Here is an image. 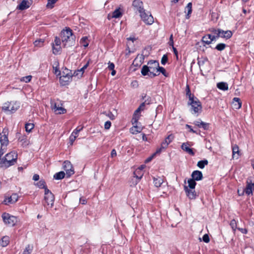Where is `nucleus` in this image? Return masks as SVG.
Returning <instances> with one entry per match:
<instances>
[{
    "mask_svg": "<svg viewBox=\"0 0 254 254\" xmlns=\"http://www.w3.org/2000/svg\"><path fill=\"white\" fill-rule=\"evenodd\" d=\"M159 63L157 61H149L147 65H144L142 67L141 73L143 76L149 75L150 77H154L159 74L157 72V68L159 67Z\"/></svg>",
    "mask_w": 254,
    "mask_h": 254,
    "instance_id": "1",
    "label": "nucleus"
},
{
    "mask_svg": "<svg viewBox=\"0 0 254 254\" xmlns=\"http://www.w3.org/2000/svg\"><path fill=\"white\" fill-rule=\"evenodd\" d=\"M61 37L64 47H71L74 44L75 36L73 35L72 31L69 28L62 30Z\"/></svg>",
    "mask_w": 254,
    "mask_h": 254,
    "instance_id": "2",
    "label": "nucleus"
},
{
    "mask_svg": "<svg viewBox=\"0 0 254 254\" xmlns=\"http://www.w3.org/2000/svg\"><path fill=\"white\" fill-rule=\"evenodd\" d=\"M188 104L191 106V112L192 114H196L200 112L202 109L201 102L196 97L192 100H190Z\"/></svg>",
    "mask_w": 254,
    "mask_h": 254,
    "instance_id": "3",
    "label": "nucleus"
},
{
    "mask_svg": "<svg viewBox=\"0 0 254 254\" xmlns=\"http://www.w3.org/2000/svg\"><path fill=\"white\" fill-rule=\"evenodd\" d=\"M65 70L66 71V75L63 74L60 77V83L63 86L68 84L71 80L72 76L71 70H69L67 69H65Z\"/></svg>",
    "mask_w": 254,
    "mask_h": 254,
    "instance_id": "4",
    "label": "nucleus"
},
{
    "mask_svg": "<svg viewBox=\"0 0 254 254\" xmlns=\"http://www.w3.org/2000/svg\"><path fill=\"white\" fill-rule=\"evenodd\" d=\"M4 222L9 226H13L17 222V218L13 216H10L9 214L4 213L2 215Z\"/></svg>",
    "mask_w": 254,
    "mask_h": 254,
    "instance_id": "5",
    "label": "nucleus"
},
{
    "mask_svg": "<svg viewBox=\"0 0 254 254\" xmlns=\"http://www.w3.org/2000/svg\"><path fill=\"white\" fill-rule=\"evenodd\" d=\"M140 13V16L142 20L148 25L152 24L154 22L153 16L151 14H148L145 12V10L141 11Z\"/></svg>",
    "mask_w": 254,
    "mask_h": 254,
    "instance_id": "6",
    "label": "nucleus"
},
{
    "mask_svg": "<svg viewBox=\"0 0 254 254\" xmlns=\"http://www.w3.org/2000/svg\"><path fill=\"white\" fill-rule=\"evenodd\" d=\"M63 168L66 172V175L67 177H70L74 174V170L70 161L67 160L65 161L63 164Z\"/></svg>",
    "mask_w": 254,
    "mask_h": 254,
    "instance_id": "7",
    "label": "nucleus"
},
{
    "mask_svg": "<svg viewBox=\"0 0 254 254\" xmlns=\"http://www.w3.org/2000/svg\"><path fill=\"white\" fill-rule=\"evenodd\" d=\"M184 190L186 192V195L190 199H195L198 196V194L194 190V189H189L188 187L185 186L184 187Z\"/></svg>",
    "mask_w": 254,
    "mask_h": 254,
    "instance_id": "8",
    "label": "nucleus"
},
{
    "mask_svg": "<svg viewBox=\"0 0 254 254\" xmlns=\"http://www.w3.org/2000/svg\"><path fill=\"white\" fill-rule=\"evenodd\" d=\"M254 190V182L253 183L251 180L250 181H247L246 187L244 190L245 193L249 195L253 194V191Z\"/></svg>",
    "mask_w": 254,
    "mask_h": 254,
    "instance_id": "9",
    "label": "nucleus"
},
{
    "mask_svg": "<svg viewBox=\"0 0 254 254\" xmlns=\"http://www.w3.org/2000/svg\"><path fill=\"white\" fill-rule=\"evenodd\" d=\"M44 199L47 205L50 206V207L53 206L55 200V196L53 194L45 195Z\"/></svg>",
    "mask_w": 254,
    "mask_h": 254,
    "instance_id": "10",
    "label": "nucleus"
},
{
    "mask_svg": "<svg viewBox=\"0 0 254 254\" xmlns=\"http://www.w3.org/2000/svg\"><path fill=\"white\" fill-rule=\"evenodd\" d=\"M132 6L139 13L144 10L143 7V2L140 0H134L132 2Z\"/></svg>",
    "mask_w": 254,
    "mask_h": 254,
    "instance_id": "11",
    "label": "nucleus"
},
{
    "mask_svg": "<svg viewBox=\"0 0 254 254\" xmlns=\"http://www.w3.org/2000/svg\"><path fill=\"white\" fill-rule=\"evenodd\" d=\"M0 167L1 168H7L8 167L14 164L12 161L5 159V158L4 157L0 159Z\"/></svg>",
    "mask_w": 254,
    "mask_h": 254,
    "instance_id": "12",
    "label": "nucleus"
},
{
    "mask_svg": "<svg viewBox=\"0 0 254 254\" xmlns=\"http://www.w3.org/2000/svg\"><path fill=\"white\" fill-rule=\"evenodd\" d=\"M191 176L192 179L195 181L201 180L203 178V175L201 171L195 170L192 172Z\"/></svg>",
    "mask_w": 254,
    "mask_h": 254,
    "instance_id": "13",
    "label": "nucleus"
},
{
    "mask_svg": "<svg viewBox=\"0 0 254 254\" xmlns=\"http://www.w3.org/2000/svg\"><path fill=\"white\" fill-rule=\"evenodd\" d=\"M174 138V136L172 134H170L167 136V137L165 138V140L162 142V148H167L168 145L172 142Z\"/></svg>",
    "mask_w": 254,
    "mask_h": 254,
    "instance_id": "14",
    "label": "nucleus"
},
{
    "mask_svg": "<svg viewBox=\"0 0 254 254\" xmlns=\"http://www.w3.org/2000/svg\"><path fill=\"white\" fill-rule=\"evenodd\" d=\"M219 37L225 38L226 39H228L230 38L233 34L231 31L230 30H227V31H224L220 29V31L219 32Z\"/></svg>",
    "mask_w": 254,
    "mask_h": 254,
    "instance_id": "15",
    "label": "nucleus"
},
{
    "mask_svg": "<svg viewBox=\"0 0 254 254\" xmlns=\"http://www.w3.org/2000/svg\"><path fill=\"white\" fill-rule=\"evenodd\" d=\"M30 2L28 0H22V1L17 5V9L23 10L27 9L30 7Z\"/></svg>",
    "mask_w": 254,
    "mask_h": 254,
    "instance_id": "16",
    "label": "nucleus"
},
{
    "mask_svg": "<svg viewBox=\"0 0 254 254\" xmlns=\"http://www.w3.org/2000/svg\"><path fill=\"white\" fill-rule=\"evenodd\" d=\"M53 109L58 114H63L66 113V110L64 108L60 106L59 104L55 103Z\"/></svg>",
    "mask_w": 254,
    "mask_h": 254,
    "instance_id": "17",
    "label": "nucleus"
},
{
    "mask_svg": "<svg viewBox=\"0 0 254 254\" xmlns=\"http://www.w3.org/2000/svg\"><path fill=\"white\" fill-rule=\"evenodd\" d=\"M4 158L5 159L12 161L15 164L17 160V155L14 152H11L6 154Z\"/></svg>",
    "mask_w": 254,
    "mask_h": 254,
    "instance_id": "18",
    "label": "nucleus"
},
{
    "mask_svg": "<svg viewBox=\"0 0 254 254\" xmlns=\"http://www.w3.org/2000/svg\"><path fill=\"white\" fill-rule=\"evenodd\" d=\"M188 143H183L181 145V148L187 152L188 153H189L190 155H194V153L192 150V148H190L188 146Z\"/></svg>",
    "mask_w": 254,
    "mask_h": 254,
    "instance_id": "19",
    "label": "nucleus"
},
{
    "mask_svg": "<svg viewBox=\"0 0 254 254\" xmlns=\"http://www.w3.org/2000/svg\"><path fill=\"white\" fill-rule=\"evenodd\" d=\"M153 183L154 186L158 188L160 187L161 185H163L164 182L162 178L158 177L157 178L153 177Z\"/></svg>",
    "mask_w": 254,
    "mask_h": 254,
    "instance_id": "20",
    "label": "nucleus"
},
{
    "mask_svg": "<svg viewBox=\"0 0 254 254\" xmlns=\"http://www.w3.org/2000/svg\"><path fill=\"white\" fill-rule=\"evenodd\" d=\"M141 110L140 108H138L134 112L133 116V118L132 119V124H135L137 122L139 117H140V112Z\"/></svg>",
    "mask_w": 254,
    "mask_h": 254,
    "instance_id": "21",
    "label": "nucleus"
},
{
    "mask_svg": "<svg viewBox=\"0 0 254 254\" xmlns=\"http://www.w3.org/2000/svg\"><path fill=\"white\" fill-rule=\"evenodd\" d=\"M20 104L19 102H11V106H10L9 112L11 113L15 112L19 108Z\"/></svg>",
    "mask_w": 254,
    "mask_h": 254,
    "instance_id": "22",
    "label": "nucleus"
},
{
    "mask_svg": "<svg viewBox=\"0 0 254 254\" xmlns=\"http://www.w3.org/2000/svg\"><path fill=\"white\" fill-rule=\"evenodd\" d=\"M194 124L195 126H197L198 127L202 128L204 130H207L209 127L208 124L204 123L202 121H195L194 122Z\"/></svg>",
    "mask_w": 254,
    "mask_h": 254,
    "instance_id": "23",
    "label": "nucleus"
},
{
    "mask_svg": "<svg viewBox=\"0 0 254 254\" xmlns=\"http://www.w3.org/2000/svg\"><path fill=\"white\" fill-rule=\"evenodd\" d=\"M233 104H234L235 108L237 109H239L241 108L242 102L241 101L240 99L239 98H234L233 99Z\"/></svg>",
    "mask_w": 254,
    "mask_h": 254,
    "instance_id": "24",
    "label": "nucleus"
},
{
    "mask_svg": "<svg viewBox=\"0 0 254 254\" xmlns=\"http://www.w3.org/2000/svg\"><path fill=\"white\" fill-rule=\"evenodd\" d=\"M6 131L4 132V134L0 137V143L1 146H6L8 143V137L7 134H5Z\"/></svg>",
    "mask_w": 254,
    "mask_h": 254,
    "instance_id": "25",
    "label": "nucleus"
},
{
    "mask_svg": "<svg viewBox=\"0 0 254 254\" xmlns=\"http://www.w3.org/2000/svg\"><path fill=\"white\" fill-rule=\"evenodd\" d=\"M217 87L220 90L226 91L228 89V85L226 82H220L217 84Z\"/></svg>",
    "mask_w": 254,
    "mask_h": 254,
    "instance_id": "26",
    "label": "nucleus"
},
{
    "mask_svg": "<svg viewBox=\"0 0 254 254\" xmlns=\"http://www.w3.org/2000/svg\"><path fill=\"white\" fill-rule=\"evenodd\" d=\"M187 11V13L186 14V18L187 19H189L190 17V14L192 12V3L191 2H189L188 3L187 6L186 7L185 12Z\"/></svg>",
    "mask_w": 254,
    "mask_h": 254,
    "instance_id": "27",
    "label": "nucleus"
},
{
    "mask_svg": "<svg viewBox=\"0 0 254 254\" xmlns=\"http://www.w3.org/2000/svg\"><path fill=\"white\" fill-rule=\"evenodd\" d=\"M232 151L233 158H236V159H238L239 155V147L237 145L233 146L232 148Z\"/></svg>",
    "mask_w": 254,
    "mask_h": 254,
    "instance_id": "28",
    "label": "nucleus"
},
{
    "mask_svg": "<svg viewBox=\"0 0 254 254\" xmlns=\"http://www.w3.org/2000/svg\"><path fill=\"white\" fill-rule=\"evenodd\" d=\"M18 195L16 193H13L8 198L7 202L13 203L16 202L18 200Z\"/></svg>",
    "mask_w": 254,
    "mask_h": 254,
    "instance_id": "29",
    "label": "nucleus"
},
{
    "mask_svg": "<svg viewBox=\"0 0 254 254\" xmlns=\"http://www.w3.org/2000/svg\"><path fill=\"white\" fill-rule=\"evenodd\" d=\"M123 15V13L120 11V8H117L115 9L112 13V17L118 18L121 17Z\"/></svg>",
    "mask_w": 254,
    "mask_h": 254,
    "instance_id": "30",
    "label": "nucleus"
},
{
    "mask_svg": "<svg viewBox=\"0 0 254 254\" xmlns=\"http://www.w3.org/2000/svg\"><path fill=\"white\" fill-rule=\"evenodd\" d=\"M9 243V238L8 236H4L2 238L0 244L3 247L7 246Z\"/></svg>",
    "mask_w": 254,
    "mask_h": 254,
    "instance_id": "31",
    "label": "nucleus"
},
{
    "mask_svg": "<svg viewBox=\"0 0 254 254\" xmlns=\"http://www.w3.org/2000/svg\"><path fill=\"white\" fill-rule=\"evenodd\" d=\"M208 162L206 159L199 161L197 162V166L200 169H203L205 165H208Z\"/></svg>",
    "mask_w": 254,
    "mask_h": 254,
    "instance_id": "32",
    "label": "nucleus"
},
{
    "mask_svg": "<svg viewBox=\"0 0 254 254\" xmlns=\"http://www.w3.org/2000/svg\"><path fill=\"white\" fill-rule=\"evenodd\" d=\"M65 176V173L63 171L56 173L54 176V178L56 180H61Z\"/></svg>",
    "mask_w": 254,
    "mask_h": 254,
    "instance_id": "33",
    "label": "nucleus"
},
{
    "mask_svg": "<svg viewBox=\"0 0 254 254\" xmlns=\"http://www.w3.org/2000/svg\"><path fill=\"white\" fill-rule=\"evenodd\" d=\"M144 60V55H138L136 57V58L133 61L132 64H134L136 62L138 61L139 62V64H141L143 63Z\"/></svg>",
    "mask_w": 254,
    "mask_h": 254,
    "instance_id": "34",
    "label": "nucleus"
},
{
    "mask_svg": "<svg viewBox=\"0 0 254 254\" xmlns=\"http://www.w3.org/2000/svg\"><path fill=\"white\" fill-rule=\"evenodd\" d=\"M188 188L190 189H194L195 186L196 185V183L195 182V181L194 180H192V179H190L188 181Z\"/></svg>",
    "mask_w": 254,
    "mask_h": 254,
    "instance_id": "35",
    "label": "nucleus"
},
{
    "mask_svg": "<svg viewBox=\"0 0 254 254\" xmlns=\"http://www.w3.org/2000/svg\"><path fill=\"white\" fill-rule=\"evenodd\" d=\"M33 247L32 245H28L25 250H24L22 254H31L32 252Z\"/></svg>",
    "mask_w": 254,
    "mask_h": 254,
    "instance_id": "36",
    "label": "nucleus"
},
{
    "mask_svg": "<svg viewBox=\"0 0 254 254\" xmlns=\"http://www.w3.org/2000/svg\"><path fill=\"white\" fill-rule=\"evenodd\" d=\"M142 128L137 126H134L130 128V131L132 134H136L137 133L141 132Z\"/></svg>",
    "mask_w": 254,
    "mask_h": 254,
    "instance_id": "37",
    "label": "nucleus"
},
{
    "mask_svg": "<svg viewBox=\"0 0 254 254\" xmlns=\"http://www.w3.org/2000/svg\"><path fill=\"white\" fill-rule=\"evenodd\" d=\"M186 95H187V96H188L189 97V101L192 100L193 99L195 98L193 95H192L191 94L190 89L189 86L188 85H187Z\"/></svg>",
    "mask_w": 254,
    "mask_h": 254,
    "instance_id": "38",
    "label": "nucleus"
},
{
    "mask_svg": "<svg viewBox=\"0 0 254 254\" xmlns=\"http://www.w3.org/2000/svg\"><path fill=\"white\" fill-rule=\"evenodd\" d=\"M143 168H144L143 166H141L140 167H139L138 168V170H136L134 172V177H135L136 179H137L138 180H140L142 178L143 174H141L139 175H137L136 173H138L139 171H140L141 170H142Z\"/></svg>",
    "mask_w": 254,
    "mask_h": 254,
    "instance_id": "39",
    "label": "nucleus"
},
{
    "mask_svg": "<svg viewBox=\"0 0 254 254\" xmlns=\"http://www.w3.org/2000/svg\"><path fill=\"white\" fill-rule=\"evenodd\" d=\"M34 127V125L32 123H26L25 124V130L27 132H30L31 131L32 129H33Z\"/></svg>",
    "mask_w": 254,
    "mask_h": 254,
    "instance_id": "40",
    "label": "nucleus"
},
{
    "mask_svg": "<svg viewBox=\"0 0 254 254\" xmlns=\"http://www.w3.org/2000/svg\"><path fill=\"white\" fill-rule=\"evenodd\" d=\"M159 72H161L165 77H167L168 76V74L167 73L164 67H160L159 65V67H158V68H157V72L156 73H159Z\"/></svg>",
    "mask_w": 254,
    "mask_h": 254,
    "instance_id": "41",
    "label": "nucleus"
},
{
    "mask_svg": "<svg viewBox=\"0 0 254 254\" xmlns=\"http://www.w3.org/2000/svg\"><path fill=\"white\" fill-rule=\"evenodd\" d=\"M226 47V45L224 43H219L215 47V49L219 51H222Z\"/></svg>",
    "mask_w": 254,
    "mask_h": 254,
    "instance_id": "42",
    "label": "nucleus"
},
{
    "mask_svg": "<svg viewBox=\"0 0 254 254\" xmlns=\"http://www.w3.org/2000/svg\"><path fill=\"white\" fill-rule=\"evenodd\" d=\"M10 106H11V102H6L4 104L2 109L4 111L9 112Z\"/></svg>",
    "mask_w": 254,
    "mask_h": 254,
    "instance_id": "43",
    "label": "nucleus"
},
{
    "mask_svg": "<svg viewBox=\"0 0 254 254\" xmlns=\"http://www.w3.org/2000/svg\"><path fill=\"white\" fill-rule=\"evenodd\" d=\"M58 1V0H48L47 4V7L49 8H52L54 7V4Z\"/></svg>",
    "mask_w": 254,
    "mask_h": 254,
    "instance_id": "44",
    "label": "nucleus"
},
{
    "mask_svg": "<svg viewBox=\"0 0 254 254\" xmlns=\"http://www.w3.org/2000/svg\"><path fill=\"white\" fill-rule=\"evenodd\" d=\"M201 41L203 43L207 45H209L211 43V41H209V38L208 36V34L202 37Z\"/></svg>",
    "mask_w": 254,
    "mask_h": 254,
    "instance_id": "45",
    "label": "nucleus"
},
{
    "mask_svg": "<svg viewBox=\"0 0 254 254\" xmlns=\"http://www.w3.org/2000/svg\"><path fill=\"white\" fill-rule=\"evenodd\" d=\"M80 43L82 44L83 47H84L85 48L87 47L88 46V43L87 42V37H82L80 40Z\"/></svg>",
    "mask_w": 254,
    "mask_h": 254,
    "instance_id": "46",
    "label": "nucleus"
},
{
    "mask_svg": "<svg viewBox=\"0 0 254 254\" xmlns=\"http://www.w3.org/2000/svg\"><path fill=\"white\" fill-rule=\"evenodd\" d=\"M61 50V46H55L54 44L53 45V54L55 55H57L59 54V53Z\"/></svg>",
    "mask_w": 254,
    "mask_h": 254,
    "instance_id": "47",
    "label": "nucleus"
},
{
    "mask_svg": "<svg viewBox=\"0 0 254 254\" xmlns=\"http://www.w3.org/2000/svg\"><path fill=\"white\" fill-rule=\"evenodd\" d=\"M36 185L40 189H43L46 186V182L43 180H41L37 183Z\"/></svg>",
    "mask_w": 254,
    "mask_h": 254,
    "instance_id": "48",
    "label": "nucleus"
},
{
    "mask_svg": "<svg viewBox=\"0 0 254 254\" xmlns=\"http://www.w3.org/2000/svg\"><path fill=\"white\" fill-rule=\"evenodd\" d=\"M230 225L231 226L233 231H235L237 229V223L235 219H233L231 221Z\"/></svg>",
    "mask_w": 254,
    "mask_h": 254,
    "instance_id": "49",
    "label": "nucleus"
},
{
    "mask_svg": "<svg viewBox=\"0 0 254 254\" xmlns=\"http://www.w3.org/2000/svg\"><path fill=\"white\" fill-rule=\"evenodd\" d=\"M44 42V41L43 40L40 39L38 40H36L34 42V44L35 46L41 47L43 45Z\"/></svg>",
    "mask_w": 254,
    "mask_h": 254,
    "instance_id": "50",
    "label": "nucleus"
},
{
    "mask_svg": "<svg viewBox=\"0 0 254 254\" xmlns=\"http://www.w3.org/2000/svg\"><path fill=\"white\" fill-rule=\"evenodd\" d=\"M88 63L86 64L82 68H81L79 70H77V72H80V75H79L80 77L82 76L84 70L88 67Z\"/></svg>",
    "mask_w": 254,
    "mask_h": 254,
    "instance_id": "51",
    "label": "nucleus"
},
{
    "mask_svg": "<svg viewBox=\"0 0 254 254\" xmlns=\"http://www.w3.org/2000/svg\"><path fill=\"white\" fill-rule=\"evenodd\" d=\"M83 127H77L72 132L74 135L77 136L79 132L82 130Z\"/></svg>",
    "mask_w": 254,
    "mask_h": 254,
    "instance_id": "52",
    "label": "nucleus"
},
{
    "mask_svg": "<svg viewBox=\"0 0 254 254\" xmlns=\"http://www.w3.org/2000/svg\"><path fill=\"white\" fill-rule=\"evenodd\" d=\"M31 78H32V76L28 75V76H25V77H23L21 78V81H24V82H25L26 83H27V82H30L31 81Z\"/></svg>",
    "mask_w": 254,
    "mask_h": 254,
    "instance_id": "53",
    "label": "nucleus"
},
{
    "mask_svg": "<svg viewBox=\"0 0 254 254\" xmlns=\"http://www.w3.org/2000/svg\"><path fill=\"white\" fill-rule=\"evenodd\" d=\"M168 61V57L167 55H164L162 57L161 63L163 65H165Z\"/></svg>",
    "mask_w": 254,
    "mask_h": 254,
    "instance_id": "54",
    "label": "nucleus"
},
{
    "mask_svg": "<svg viewBox=\"0 0 254 254\" xmlns=\"http://www.w3.org/2000/svg\"><path fill=\"white\" fill-rule=\"evenodd\" d=\"M61 40L60 38H58L56 37L55 38V41H54V46H61Z\"/></svg>",
    "mask_w": 254,
    "mask_h": 254,
    "instance_id": "55",
    "label": "nucleus"
},
{
    "mask_svg": "<svg viewBox=\"0 0 254 254\" xmlns=\"http://www.w3.org/2000/svg\"><path fill=\"white\" fill-rule=\"evenodd\" d=\"M76 137L77 136L74 135L73 133L71 134L69 138L70 145H72L73 144V142L74 141Z\"/></svg>",
    "mask_w": 254,
    "mask_h": 254,
    "instance_id": "56",
    "label": "nucleus"
},
{
    "mask_svg": "<svg viewBox=\"0 0 254 254\" xmlns=\"http://www.w3.org/2000/svg\"><path fill=\"white\" fill-rule=\"evenodd\" d=\"M166 148H162V144H161V146L159 148H158L156 151L153 153L155 154V156H156L157 154H159L162 151V150L165 149Z\"/></svg>",
    "mask_w": 254,
    "mask_h": 254,
    "instance_id": "57",
    "label": "nucleus"
},
{
    "mask_svg": "<svg viewBox=\"0 0 254 254\" xmlns=\"http://www.w3.org/2000/svg\"><path fill=\"white\" fill-rule=\"evenodd\" d=\"M208 36L209 38V41H211V43L213 41H216L219 37H217V35H211V34H208Z\"/></svg>",
    "mask_w": 254,
    "mask_h": 254,
    "instance_id": "58",
    "label": "nucleus"
},
{
    "mask_svg": "<svg viewBox=\"0 0 254 254\" xmlns=\"http://www.w3.org/2000/svg\"><path fill=\"white\" fill-rule=\"evenodd\" d=\"M202 240L205 243H208L210 241V239H209V237L208 235H207L206 234H204L203 236Z\"/></svg>",
    "mask_w": 254,
    "mask_h": 254,
    "instance_id": "59",
    "label": "nucleus"
},
{
    "mask_svg": "<svg viewBox=\"0 0 254 254\" xmlns=\"http://www.w3.org/2000/svg\"><path fill=\"white\" fill-rule=\"evenodd\" d=\"M111 126V122L110 121H107L104 124V128L106 129H108Z\"/></svg>",
    "mask_w": 254,
    "mask_h": 254,
    "instance_id": "60",
    "label": "nucleus"
},
{
    "mask_svg": "<svg viewBox=\"0 0 254 254\" xmlns=\"http://www.w3.org/2000/svg\"><path fill=\"white\" fill-rule=\"evenodd\" d=\"M211 31L214 34H216L217 35V37H219V32L220 31V29H212Z\"/></svg>",
    "mask_w": 254,
    "mask_h": 254,
    "instance_id": "61",
    "label": "nucleus"
},
{
    "mask_svg": "<svg viewBox=\"0 0 254 254\" xmlns=\"http://www.w3.org/2000/svg\"><path fill=\"white\" fill-rule=\"evenodd\" d=\"M108 69L109 70H113V69H114V68H115V64L114 63H111L110 62H109L108 63Z\"/></svg>",
    "mask_w": 254,
    "mask_h": 254,
    "instance_id": "62",
    "label": "nucleus"
},
{
    "mask_svg": "<svg viewBox=\"0 0 254 254\" xmlns=\"http://www.w3.org/2000/svg\"><path fill=\"white\" fill-rule=\"evenodd\" d=\"M169 46H174V41H173V35H171L169 39V42L168 43Z\"/></svg>",
    "mask_w": 254,
    "mask_h": 254,
    "instance_id": "63",
    "label": "nucleus"
},
{
    "mask_svg": "<svg viewBox=\"0 0 254 254\" xmlns=\"http://www.w3.org/2000/svg\"><path fill=\"white\" fill-rule=\"evenodd\" d=\"M155 156V154H153L151 156L149 157L145 160V162L147 163L150 162Z\"/></svg>",
    "mask_w": 254,
    "mask_h": 254,
    "instance_id": "64",
    "label": "nucleus"
}]
</instances>
